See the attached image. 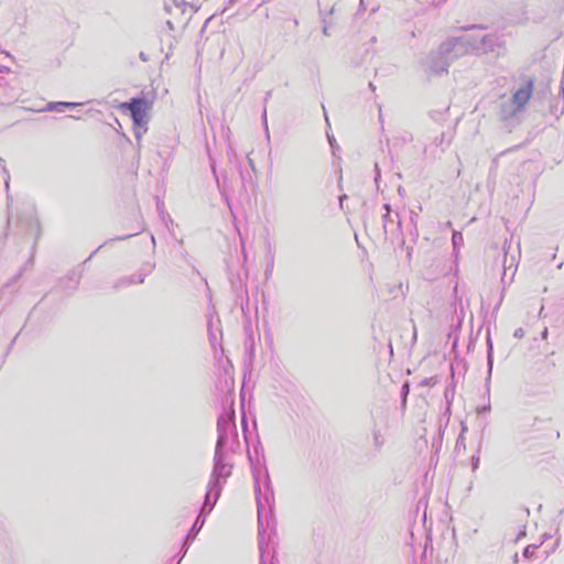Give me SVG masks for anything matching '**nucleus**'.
<instances>
[{"mask_svg":"<svg viewBox=\"0 0 564 564\" xmlns=\"http://www.w3.org/2000/svg\"><path fill=\"white\" fill-rule=\"evenodd\" d=\"M538 546L536 545H529L524 549L523 555L527 558H533L536 556Z\"/></svg>","mask_w":564,"mask_h":564,"instance_id":"nucleus-3","label":"nucleus"},{"mask_svg":"<svg viewBox=\"0 0 564 564\" xmlns=\"http://www.w3.org/2000/svg\"><path fill=\"white\" fill-rule=\"evenodd\" d=\"M534 90V79L524 80L522 86L518 88L511 97L510 109L505 110L508 117H513L524 109L530 101Z\"/></svg>","mask_w":564,"mask_h":564,"instance_id":"nucleus-1","label":"nucleus"},{"mask_svg":"<svg viewBox=\"0 0 564 564\" xmlns=\"http://www.w3.org/2000/svg\"><path fill=\"white\" fill-rule=\"evenodd\" d=\"M119 109L130 110L134 124L143 126L148 122V113L151 109V104L144 99L133 98L129 102L120 104Z\"/></svg>","mask_w":564,"mask_h":564,"instance_id":"nucleus-2","label":"nucleus"}]
</instances>
